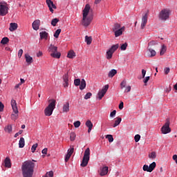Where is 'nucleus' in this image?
I'll list each match as a JSON object with an SVG mask.
<instances>
[{
	"mask_svg": "<svg viewBox=\"0 0 177 177\" xmlns=\"http://www.w3.org/2000/svg\"><path fill=\"white\" fill-rule=\"evenodd\" d=\"M117 73L118 71L116 69H111L108 73V77L109 78H113Z\"/></svg>",
	"mask_w": 177,
	"mask_h": 177,
	"instance_id": "obj_23",
	"label": "nucleus"
},
{
	"mask_svg": "<svg viewBox=\"0 0 177 177\" xmlns=\"http://www.w3.org/2000/svg\"><path fill=\"white\" fill-rule=\"evenodd\" d=\"M120 28H121V25H120L119 24H114L112 30L113 32H115L116 30H118Z\"/></svg>",
	"mask_w": 177,
	"mask_h": 177,
	"instance_id": "obj_34",
	"label": "nucleus"
},
{
	"mask_svg": "<svg viewBox=\"0 0 177 177\" xmlns=\"http://www.w3.org/2000/svg\"><path fill=\"white\" fill-rule=\"evenodd\" d=\"M148 15L145 14L142 18L141 29H144L147 24Z\"/></svg>",
	"mask_w": 177,
	"mask_h": 177,
	"instance_id": "obj_17",
	"label": "nucleus"
},
{
	"mask_svg": "<svg viewBox=\"0 0 177 177\" xmlns=\"http://www.w3.org/2000/svg\"><path fill=\"white\" fill-rule=\"evenodd\" d=\"M35 163L31 160L25 161L21 167L23 177H32L34 174Z\"/></svg>",
	"mask_w": 177,
	"mask_h": 177,
	"instance_id": "obj_1",
	"label": "nucleus"
},
{
	"mask_svg": "<svg viewBox=\"0 0 177 177\" xmlns=\"http://www.w3.org/2000/svg\"><path fill=\"white\" fill-rule=\"evenodd\" d=\"M4 167L6 168H11L10 160L8 157L4 160Z\"/></svg>",
	"mask_w": 177,
	"mask_h": 177,
	"instance_id": "obj_26",
	"label": "nucleus"
},
{
	"mask_svg": "<svg viewBox=\"0 0 177 177\" xmlns=\"http://www.w3.org/2000/svg\"><path fill=\"white\" fill-rule=\"evenodd\" d=\"M75 56H76L75 53L73 50H70L68 53L67 57L69 59H73L74 57H75Z\"/></svg>",
	"mask_w": 177,
	"mask_h": 177,
	"instance_id": "obj_28",
	"label": "nucleus"
},
{
	"mask_svg": "<svg viewBox=\"0 0 177 177\" xmlns=\"http://www.w3.org/2000/svg\"><path fill=\"white\" fill-rule=\"evenodd\" d=\"M109 88V85H105L101 91H98V99L102 100Z\"/></svg>",
	"mask_w": 177,
	"mask_h": 177,
	"instance_id": "obj_13",
	"label": "nucleus"
},
{
	"mask_svg": "<svg viewBox=\"0 0 177 177\" xmlns=\"http://www.w3.org/2000/svg\"><path fill=\"white\" fill-rule=\"evenodd\" d=\"M4 109V105L2 104L1 102H0V112H2Z\"/></svg>",
	"mask_w": 177,
	"mask_h": 177,
	"instance_id": "obj_57",
	"label": "nucleus"
},
{
	"mask_svg": "<svg viewBox=\"0 0 177 177\" xmlns=\"http://www.w3.org/2000/svg\"><path fill=\"white\" fill-rule=\"evenodd\" d=\"M171 12L172 10L171 9L163 8L160 11L158 18L162 21H166L167 20L169 19Z\"/></svg>",
	"mask_w": 177,
	"mask_h": 177,
	"instance_id": "obj_4",
	"label": "nucleus"
},
{
	"mask_svg": "<svg viewBox=\"0 0 177 177\" xmlns=\"http://www.w3.org/2000/svg\"><path fill=\"white\" fill-rule=\"evenodd\" d=\"M164 72L165 75H168L170 73V68L169 67L165 68Z\"/></svg>",
	"mask_w": 177,
	"mask_h": 177,
	"instance_id": "obj_48",
	"label": "nucleus"
},
{
	"mask_svg": "<svg viewBox=\"0 0 177 177\" xmlns=\"http://www.w3.org/2000/svg\"><path fill=\"white\" fill-rule=\"evenodd\" d=\"M9 4L6 1H0V16L4 17L8 13Z\"/></svg>",
	"mask_w": 177,
	"mask_h": 177,
	"instance_id": "obj_8",
	"label": "nucleus"
},
{
	"mask_svg": "<svg viewBox=\"0 0 177 177\" xmlns=\"http://www.w3.org/2000/svg\"><path fill=\"white\" fill-rule=\"evenodd\" d=\"M20 80H21V83H19V84H21V85L22 84H24V83H25V80H24V79H21Z\"/></svg>",
	"mask_w": 177,
	"mask_h": 177,
	"instance_id": "obj_64",
	"label": "nucleus"
},
{
	"mask_svg": "<svg viewBox=\"0 0 177 177\" xmlns=\"http://www.w3.org/2000/svg\"><path fill=\"white\" fill-rule=\"evenodd\" d=\"M121 121H122V119L121 118H117V120L115 121V123L113 124V128L117 127L118 125H120V124H121Z\"/></svg>",
	"mask_w": 177,
	"mask_h": 177,
	"instance_id": "obj_27",
	"label": "nucleus"
},
{
	"mask_svg": "<svg viewBox=\"0 0 177 177\" xmlns=\"http://www.w3.org/2000/svg\"><path fill=\"white\" fill-rule=\"evenodd\" d=\"M91 150L89 148H87L84 152L82 162L81 163V167H87V165L90 160Z\"/></svg>",
	"mask_w": 177,
	"mask_h": 177,
	"instance_id": "obj_9",
	"label": "nucleus"
},
{
	"mask_svg": "<svg viewBox=\"0 0 177 177\" xmlns=\"http://www.w3.org/2000/svg\"><path fill=\"white\" fill-rule=\"evenodd\" d=\"M21 85V84H17L16 86H15V89H17L18 88H19V86Z\"/></svg>",
	"mask_w": 177,
	"mask_h": 177,
	"instance_id": "obj_63",
	"label": "nucleus"
},
{
	"mask_svg": "<svg viewBox=\"0 0 177 177\" xmlns=\"http://www.w3.org/2000/svg\"><path fill=\"white\" fill-rule=\"evenodd\" d=\"M48 52L50 53V57L55 59H60L62 53L57 51V46L50 44L48 48Z\"/></svg>",
	"mask_w": 177,
	"mask_h": 177,
	"instance_id": "obj_5",
	"label": "nucleus"
},
{
	"mask_svg": "<svg viewBox=\"0 0 177 177\" xmlns=\"http://www.w3.org/2000/svg\"><path fill=\"white\" fill-rule=\"evenodd\" d=\"M105 138H106L109 142H113L114 141L113 136H111V134H107L105 136Z\"/></svg>",
	"mask_w": 177,
	"mask_h": 177,
	"instance_id": "obj_31",
	"label": "nucleus"
},
{
	"mask_svg": "<svg viewBox=\"0 0 177 177\" xmlns=\"http://www.w3.org/2000/svg\"><path fill=\"white\" fill-rule=\"evenodd\" d=\"M127 46H128L127 43H124V44H121V46H120V50H121L122 51H124V50H127Z\"/></svg>",
	"mask_w": 177,
	"mask_h": 177,
	"instance_id": "obj_39",
	"label": "nucleus"
},
{
	"mask_svg": "<svg viewBox=\"0 0 177 177\" xmlns=\"http://www.w3.org/2000/svg\"><path fill=\"white\" fill-rule=\"evenodd\" d=\"M23 133V130H20L19 132L16 133L15 135V138H17L19 135Z\"/></svg>",
	"mask_w": 177,
	"mask_h": 177,
	"instance_id": "obj_55",
	"label": "nucleus"
},
{
	"mask_svg": "<svg viewBox=\"0 0 177 177\" xmlns=\"http://www.w3.org/2000/svg\"><path fill=\"white\" fill-rule=\"evenodd\" d=\"M156 167V163L155 162L151 163V165H149V167L147 165H145L143 166V171H145L148 173H151L153 171Z\"/></svg>",
	"mask_w": 177,
	"mask_h": 177,
	"instance_id": "obj_12",
	"label": "nucleus"
},
{
	"mask_svg": "<svg viewBox=\"0 0 177 177\" xmlns=\"http://www.w3.org/2000/svg\"><path fill=\"white\" fill-rule=\"evenodd\" d=\"M63 86L66 88L68 87V75L65 73L63 76Z\"/></svg>",
	"mask_w": 177,
	"mask_h": 177,
	"instance_id": "obj_18",
	"label": "nucleus"
},
{
	"mask_svg": "<svg viewBox=\"0 0 177 177\" xmlns=\"http://www.w3.org/2000/svg\"><path fill=\"white\" fill-rule=\"evenodd\" d=\"M53 176H54V172L53 171H50L49 172H47L44 177H53Z\"/></svg>",
	"mask_w": 177,
	"mask_h": 177,
	"instance_id": "obj_42",
	"label": "nucleus"
},
{
	"mask_svg": "<svg viewBox=\"0 0 177 177\" xmlns=\"http://www.w3.org/2000/svg\"><path fill=\"white\" fill-rule=\"evenodd\" d=\"M43 56V53L41 51H39L37 53V57H41Z\"/></svg>",
	"mask_w": 177,
	"mask_h": 177,
	"instance_id": "obj_59",
	"label": "nucleus"
},
{
	"mask_svg": "<svg viewBox=\"0 0 177 177\" xmlns=\"http://www.w3.org/2000/svg\"><path fill=\"white\" fill-rule=\"evenodd\" d=\"M85 39L87 43V45H91V44H92V37H91L86 36Z\"/></svg>",
	"mask_w": 177,
	"mask_h": 177,
	"instance_id": "obj_35",
	"label": "nucleus"
},
{
	"mask_svg": "<svg viewBox=\"0 0 177 177\" xmlns=\"http://www.w3.org/2000/svg\"><path fill=\"white\" fill-rule=\"evenodd\" d=\"M170 120L167 119L165 124L161 127L160 131L162 134H168L171 132V129L170 128Z\"/></svg>",
	"mask_w": 177,
	"mask_h": 177,
	"instance_id": "obj_10",
	"label": "nucleus"
},
{
	"mask_svg": "<svg viewBox=\"0 0 177 177\" xmlns=\"http://www.w3.org/2000/svg\"><path fill=\"white\" fill-rule=\"evenodd\" d=\"M126 84H127V81L125 80H124L121 84H120V88L121 89H123L125 86H126Z\"/></svg>",
	"mask_w": 177,
	"mask_h": 177,
	"instance_id": "obj_43",
	"label": "nucleus"
},
{
	"mask_svg": "<svg viewBox=\"0 0 177 177\" xmlns=\"http://www.w3.org/2000/svg\"><path fill=\"white\" fill-rule=\"evenodd\" d=\"M149 80H150V76H147V77H145V79L144 80V83L145 84V86H147V84Z\"/></svg>",
	"mask_w": 177,
	"mask_h": 177,
	"instance_id": "obj_52",
	"label": "nucleus"
},
{
	"mask_svg": "<svg viewBox=\"0 0 177 177\" xmlns=\"http://www.w3.org/2000/svg\"><path fill=\"white\" fill-rule=\"evenodd\" d=\"M38 147V144H35L32 146V152L34 153L35 152L37 148Z\"/></svg>",
	"mask_w": 177,
	"mask_h": 177,
	"instance_id": "obj_46",
	"label": "nucleus"
},
{
	"mask_svg": "<svg viewBox=\"0 0 177 177\" xmlns=\"http://www.w3.org/2000/svg\"><path fill=\"white\" fill-rule=\"evenodd\" d=\"M167 52V46L165 45H162L161 50L160 51V55L162 56L165 54V53Z\"/></svg>",
	"mask_w": 177,
	"mask_h": 177,
	"instance_id": "obj_30",
	"label": "nucleus"
},
{
	"mask_svg": "<svg viewBox=\"0 0 177 177\" xmlns=\"http://www.w3.org/2000/svg\"><path fill=\"white\" fill-rule=\"evenodd\" d=\"M46 4H47L48 7L49 8L50 11L52 13H53V12H54L53 9H57L56 5L51 0H46Z\"/></svg>",
	"mask_w": 177,
	"mask_h": 177,
	"instance_id": "obj_14",
	"label": "nucleus"
},
{
	"mask_svg": "<svg viewBox=\"0 0 177 177\" xmlns=\"http://www.w3.org/2000/svg\"><path fill=\"white\" fill-rule=\"evenodd\" d=\"M156 156V152L155 151H152L149 154H148V158H149V159H155Z\"/></svg>",
	"mask_w": 177,
	"mask_h": 177,
	"instance_id": "obj_32",
	"label": "nucleus"
},
{
	"mask_svg": "<svg viewBox=\"0 0 177 177\" xmlns=\"http://www.w3.org/2000/svg\"><path fill=\"white\" fill-rule=\"evenodd\" d=\"M25 146V140L24 137H21L20 138L19 142V148H24Z\"/></svg>",
	"mask_w": 177,
	"mask_h": 177,
	"instance_id": "obj_29",
	"label": "nucleus"
},
{
	"mask_svg": "<svg viewBox=\"0 0 177 177\" xmlns=\"http://www.w3.org/2000/svg\"><path fill=\"white\" fill-rule=\"evenodd\" d=\"M119 109L120 110H122V109H124V102H121L119 104Z\"/></svg>",
	"mask_w": 177,
	"mask_h": 177,
	"instance_id": "obj_56",
	"label": "nucleus"
},
{
	"mask_svg": "<svg viewBox=\"0 0 177 177\" xmlns=\"http://www.w3.org/2000/svg\"><path fill=\"white\" fill-rule=\"evenodd\" d=\"M124 29H125V28L123 26L121 28H120L119 30L114 31L115 37H118L121 36V35L122 34V32H124Z\"/></svg>",
	"mask_w": 177,
	"mask_h": 177,
	"instance_id": "obj_21",
	"label": "nucleus"
},
{
	"mask_svg": "<svg viewBox=\"0 0 177 177\" xmlns=\"http://www.w3.org/2000/svg\"><path fill=\"white\" fill-rule=\"evenodd\" d=\"M71 156H70V154H68V153H67V154L66 155V156H65V159H64L65 162H68V160L70 159Z\"/></svg>",
	"mask_w": 177,
	"mask_h": 177,
	"instance_id": "obj_53",
	"label": "nucleus"
},
{
	"mask_svg": "<svg viewBox=\"0 0 177 177\" xmlns=\"http://www.w3.org/2000/svg\"><path fill=\"white\" fill-rule=\"evenodd\" d=\"M146 73H147V71L145 70V69H142V78H145V75H146Z\"/></svg>",
	"mask_w": 177,
	"mask_h": 177,
	"instance_id": "obj_58",
	"label": "nucleus"
},
{
	"mask_svg": "<svg viewBox=\"0 0 177 177\" xmlns=\"http://www.w3.org/2000/svg\"><path fill=\"white\" fill-rule=\"evenodd\" d=\"M80 125H81V122L79 120L74 122V126L75 128H79Z\"/></svg>",
	"mask_w": 177,
	"mask_h": 177,
	"instance_id": "obj_45",
	"label": "nucleus"
},
{
	"mask_svg": "<svg viewBox=\"0 0 177 177\" xmlns=\"http://www.w3.org/2000/svg\"><path fill=\"white\" fill-rule=\"evenodd\" d=\"M157 44H158V43L156 41H152L149 42V45H157Z\"/></svg>",
	"mask_w": 177,
	"mask_h": 177,
	"instance_id": "obj_61",
	"label": "nucleus"
},
{
	"mask_svg": "<svg viewBox=\"0 0 177 177\" xmlns=\"http://www.w3.org/2000/svg\"><path fill=\"white\" fill-rule=\"evenodd\" d=\"M11 106L13 111V113L11 115V119L13 121H16L19 118V110L17 106L16 100H11Z\"/></svg>",
	"mask_w": 177,
	"mask_h": 177,
	"instance_id": "obj_7",
	"label": "nucleus"
},
{
	"mask_svg": "<svg viewBox=\"0 0 177 177\" xmlns=\"http://www.w3.org/2000/svg\"><path fill=\"white\" fill-rule=\"evenodd\" d=\"M86 126L87 127V128H88V130H87V132L88 133H90L91 131H92L93 127V122L90 120H88L86 122Z\"/></svg>",
	"mask_w": 177,
	"mask_h": 177,
	"instance_id": "obj_19",
	"label": "nucleus"
},
{
	"mask_svg": "<svg viewBox=\"0 0 177 177\" xmlns=\"http://www.w3.org/2000/svg\"><path fill=\"white\" fill-rule=\"evenodd\" d=\"M41 25V21L39 19L35 20L32 24V28L35 30H38Z\"/></svg>",
	"mask_w": 177,
	"mask_h": 177,
	"instance_id": "obj_15",
	"label": "nucleus"
},
{
	"mask_svg": "<svg viewBox=\"0 0 177 177\" xmlns=\"http://www.w3.org/2000/svg\"><path fill=\"white\" fill-rule=\"evenodd\" d=\"M134 139H135L136 142H139V140L140 139V134H136V136H135V137H134Z\"/></svg>",
	"mask_w": 177,
	"mask_h": 177,
	"instance_id": "obj_49",
	"label": "nucleus"
},
{
	"mask_svg": "<svg viewBox=\"0 0 177 177\" xmlns=\"http://www.w3.org/2000/svg\"><path fill=\"white\" fill-rule=\"evenodd\" d=\"M17 28H18L17 24H16V23H11L10 24L9 30L11 32H13V31L16 30L17 29Z\"/></svg>",
	"mask_w": 177,
	"mask_h": 177,
	"instance_id": "obj_25",
	"label": "nucleus"
},
{
	"mask_svg": "<svg viewBox=\"0 0 177 177\" xmlns=\"http://www.w3.org/2000/svg\"><path fill=\"white\" fill-rule=\"evenodd\" d=\"M8 41L9 39L8 37H3L1 41V44H2V45H6V44H8Z\"/></svg>",
	"mask_w": 177,
	"mask_h": 177,
	"instance_id": "obj_37",
	"label": "nucleus"
},
{
	"mask_svg": "<svg viewBox=\"0 0 177 177\" xmlns=\"http://www.w3.org/2000/svg\"><path fill=\"white\" fill-rule=\"evenodd\" d=\"M148 52L151 54V55H149L151 57H155L156 55V52L152 48L148 49Z\"/></svg>",
	"mask_w": 177,
	"mask_h": 177,
	"instance_id": "obj_33",
	"label": "nucleus"
},
{
	"mask_svg": "<svg viewBox=\"0 0 177 177\" xmlns=\"http://www.w3.org/2000/svg\"><path fill=\"white\" fill-rule=\"evenodd\" d=\"M76 138V134L75 132H71L70 133V140L71 142H73Z\"/></svg>",
	"mask_w": 177,
	"mask_h": 177,
	"instance_id": "obj_36",
	"label": "nucleus"
},
{
	"mask_svg": "<svg viewBox=\"0 0 177 177\" xmlns=\"http://www.w3.org/2000/svg\"><path fill=\"white\" fill-rule=\"evenodd\" d=\"M60 32H62V29H57L55 32L54 33V37L55 38H59V35H60Z\"/></svg>",
	"mask_w": 177,
	"mask_h": 177,
	"instance_id": "obj_38",
	"label": "nucleus"
},
{
	"mask_svg": "<svg viewBox=\"0 0 177 177\" xmlns=\"http://www.w3.org/2000/svg\"><path fill=\"white\" fill-rule=\"evenodd\" d=\"M73 152H74V148L73 147L68 150L67 154L70 155V156H71V155L73 153Z\"/></svg>",
	"mask_w": 177,
	"mask_h": 177,
	"instance_id": "obj_44",
	"label": "nucleus"
},
{
	"mask_svg": "<svg viewBox=\"0 0 177 177\" xmlns=\"http://www.w3.org/2000/svg\"><path fill=\"white\" fill-rule=\"evenodd\" d=\"M118 48H120V44H118L111 46V47L106 52V59L107 60L112 59L113 54L118 50Z\"/></svg>",
	"mask_w": 177,
	"mask_h": 177,
	"instance_id": "obj_6",
	"label": "nucleus"
},
{
	"mask_svg": "<svg viewBox=\"0 0 177 177\" xmlns=\"http://www.w3.org/2000/svg\"><path fill=\"white\" fill-rule=\"evenodd\" d=\"M108 173H109V167L105 166L104 167L100 168V176H105L108 174Z\"/></svg>",
	"mask_w": 177,
	"mask_h": 177,
	"instance_id": "obj_16",
	"label": "nucleus"
},
{
	"mask_svg": "<svg viewBox=\"0 0 177 177\" xmlns=\"http://www.w3.org/2000/svg\"><path fill=\"white\" fill-rule=\"evenodd\" d=\"M173 160H174L176 163H177V155H174L173 156Z\"/></svg>",
	"mask_w": 177,
	"mask_h": 177,
	"instance_id": "obj_62",
	"label": "nucleus"
},
{
	"mask_svg": "<svg viewBox=\"0 0 177 177\" xmlns=\"http://www.w3.org/2000/svg\"><path fill=\"white\" fill-rule=\"evenodd\" d=\"M23 53H24L23 49H20V50H19V53H18V57H19V58H21V56L23 55Z\"/></svg>",
	"mask_w": 177,
	"mask_h": 177,
	"instance_id": "obj_51",
	"label": "nucleus"
},
{
	"mask_svg": "<svg viewBox=\"0 0 177 177\" xmlns=\"http://www.w3.org/2000/svg\"><path fill=\"white\" fill-rule=\"evenodd\" d=\"M4 130L7 133H11V131H12V126L11 125H7L5 127Z\"/></svg>",
	"mask_w": 177,
	"mask_h": 177,
	"instance_id": "obj_40",
	"label": "nucleus"
},
{
	"mask_svg": "<svg viewBox=\"0 0 177 177\" xmlns=\"http://www.w3.org/2000/svg\"><path fill=\"white\" fill-rule=\"evenodd\" d=\"M25 59H26V63H28V64H31L33 62L32 57H31L28 54L25 55Z\"/></svg>",
	"mask_w": 177,
	"mask_h": 177,
	"instance_id": "obj_22",
	"label": "nucleus"
},
{
	"mask_svg": "<svg viewBox=\"0 0 177 177\" xmlns=\"http://www.w3.org/2000/svg\"><path fill=\"white\" fill-rule=\"evenodd\" d=\"M116 113H117L116 110H113V111L112 112H111V113H110V118H114V117H115Z\"/></svg>",
	"mask_w": 177,
	"mask_h": 177,
	"instance_id": "obj_47",
	"label": "nucleus"
},
{
	"mask_svg": "<svg viewBox=\"0 0 177 177\" xmlns=\"http://www.w3.org/2000/svg\"><path fill=\"white\" fill-rule=\"evenodd\" d=\"M48 102L49 104L44 109V115L46 117H50L53 115L55 109H56L57 101L54 99H51L48 100Z\"/></svg>",
	"mask_w": 177,
	"mask_h": 177,
	"instance_id": "obj_3",
	"label": "nucleus"
},
{
	"mask_svg": "<svg viewBox=\"0 0 177 177\" xmlns=\"http://www.w3.org/2000/svg\"><path fill=\"white\" fill-rule=\"evenodd\" d=\"M41 153H42L43 154H47V153H48V149H46V148L44 149L41 151Z\"/></svg>",
	"mask_w": 177,
	"mask_h": 177,
	"instance_id": "obj_60",
	"label": "nucleus"
},
{
	"mask_svg": "<svg viewBox=\"0 0 177 177\" xmlns=\"http://www.w3.org/2000/svg\"><path fill=\"white\" fill-rule=\"evenodd\" d=\"M90 10L91 6L87 3L83 10V17L82 20V24L84 27L89 26L93 19V17H88Z\"/></svg>",
	"mask_w": 177,
	"mask_h": 177,
	"instance_id": "obj_2",
	"label": "nucleus"
},
{
	"mask_svg": "<svg viewBox=\"0 0 177 177\" xmlns=\"http://www.w3.org/2000/svg\"><path fill=\"white\" fill-rule=\"evenodd\" d=\"M91 96H92V93H87V94L84 97V99L85 100H88V99L91 98Z\"/></svg>",
	"mask_w": 177,
	"mask_h": 177,
	"instance_id": "obj_50",
	"label": "nucleus"
},
{
	"mask_svg": "<svg viewBox=\"0 0 177 177\" xmlns=\"http://www.w3.org/2000/svg\"><path fill=\"white\" fill-rule=\"evenodd\" d=\"M74 85L75 86H80V89L82 91L86 88V82L84 79L82 81L80 80V79H75L74 80Z\"/></svg>",
	"mask_w": 177,
	"mask_h": 177,
	"instance_id": "obj_11",
	"label": "nucleus"
},
{
	"mask_svg": "<svg viewBox=\"0 0 177 177\" xmlns=\"http://www.w3.org/2000/svg\"><path fill=\"white\" fill-rule=\"evenodd\" d=\"M59 22V19H53L52 21H51V25L53 26H56L57 24H58Z\"/></svg>",
	"mask_w": 177,
	"mask_h": 177,
	"instance_id": "obj_41",
	"label": "nucleus"
},
{
	"mask_svg": "<svg viewBox=\"0 0 177 177\" xmlns=\"http://www.w3.org/2000/svg\"><path fill=\"white\" fill-rule=\"evenodd\" d=\"M69 102H66L62 106V112L67 113L69 112Z\"/></svg>",
	"mask_w": 177,
	"mask_h": 177,
	"instance_id": "obj_20",
	"label": "nucleus"
},
{
	"mask_svg": "<svg viewBox=\"0 0 177 177\" xmlns=\"http://www.w3.org/2000/svg\"><path fill=\"white\" fill-rule=\"evenodd\" d=\"M39 36H40L41 39H48V33L46 31H43V32H39Z\"/></svg>",
	"mask_w": 177,
	"mask_h": 177,
	"instance_id": "obj_24",
	"label": "nucleus"
},
{
	"mask_svg": "<svg viewBox=\"0 0 177 177\" xmlns=\"http://www.w3.org/2000/svg\"><path fill=\"white\" fill-rule=\"evenodd\" d=\"M131 87L130 86H127L126 88H125V90H124V92L129 93V92L131 91Z\"/></svg>",
	"mask_w": 177,
	"mask_h": 177,
	"instance_id": "obj_54",
	"label": "nucleus"
}]
</instances>
